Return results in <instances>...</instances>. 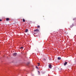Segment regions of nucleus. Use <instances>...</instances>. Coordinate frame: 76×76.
I'll list each match as a JSON object with an SVG mask.
<instances>
[{"label": "nucleus", "mask_w": 76, "mask_h": 76, "mask_svg": "<svg viewBox=\"0 0 76 76\" xmlns=\"http://www.w3.org/2000/svg\"><path fill=\"white\" fill-rule=\"evenodd\" d=\"M2 21V20L1 19L0 20V22H1Z\"/></svg>", "instance_id": "nucleus-13"}, {"label": "nucleus", "mask_w": 76, "mask_h": 76, "mask_svg": "<svg viewBox=\"0 0 76 76\" xmlns=\"http://www.w3.org/2000/svg\"><path fill=\"white\" fill-rule=\"evenodd\" d=\"M61 57H58V60H61Z\"/></svg>", "instance_id": "nucleus-6"}, {"label": "nucleus", "mask_w": 76, "mask_h": 76, "mask_svg": "<svg viewBox=\"0 0 76 76\" xmlns=\"http://www.w3.org/2000/svg\"><path fill=\"white\" fill-rule=\"evenodd\" d=\"M67 64V62H66L64 64V66H66V64Z\"/></svg>", "instance_id": "nucleus-4"}, {"label": "nucleus", "mask_w": 76, "mask_h": 76, "mask_svg": "<svg viewBox=\"0 0 76 76\" xmlns=\"http://www.w3.org/2000/svg\"><path fill=\"white\" fill-rule=\"evenodd\" d=\"M23 22H25V20L24 19H23Z\"/></svg>", "instance_id": "nucleus-8"}, {"label": "nucleus", "mask_w": 76, "mask_h": 76, "mask_svg": "<svg viewBox=\"0 0 76 76\" xmlns=\"http://www.w3.org/2000/svg\"><path fill=\"white\" fill-rule=\"evenodd\" d=\"M34 32H39V30L38 29H36L34 30Z\"/></svg>", "instance_id": "nucleus-1"}, {"label": "nucleus", "mask_w": 76, "mask_h": 76, "mask_svg": "<svg viewBox=\"0 0 76 76\" xmlns=\"http://www.w3.org/2000/svg\"><path fill=\"white\" fill-rule=\"evenodd\" d=\"M37 28H40V26H37Z\"/></svg>", "instance_id": "nucleus-10"}, {"label": "nucleus", "mask_w": 76, "mask_h": 76, "mask_svg": "<svg viewBox=\"0 0 76 76\" xmlns=\"http://www.w3.org/2000/svg\"><path fill=\"white\" fill-rule=\"evenodd\" d=\"M14 56H16L17 55V53H15L13 54Z\"/></svg>", "instance_id": "nucleus-3"}, {"label": "nucleus", "mask_w": 76, "mask_h": 76, "mask_svg": "<svg viewBox=\"0 0 76 76\" xmlns=\"http://www.w3.org/2000/svg\"><path fill=\"white\" fill-rule=\"evenodd\" d=\"M36 69H38V67H37V66H36Z\"/></svg>", "instance_id": "nucleus-12"}, {"label": "nucleus", "mask_w": 76, "mask_h": 76, "mask_svg": "<svg viewBox=\"0 0 76 76\" xmlns=\"http://www.w3.org/2000/svg\"><path fill=\"white\" fill-rule=\"evenodd\" d=\"M28 31V29H26L25 30V32H27Z\"/></svg>", "instance_id": "nucleus-5"}, {"label": "nucleus", "mask_w": 76, "mask_h": 76, "mask_svg": "<svg viewBox=\"0 0 76 76\" xmlns=\"http://www.w3.org/2000/svg\"><path fill=\"white\" fill-rule=\"evenodd\" d=\"M23 48V47H21L20 48V49H22Z\"/></svg>", "instance_id": "nucleus-11"}, {"label": "nucleus", "mask_w": 76, "mask_h": 76, "mask_svg": "<svg viewBox=\"0 0 76 76\" xmlns=\"http://www.w3.org/2000/svg\"><path fill=\"white\" fill-rule=\"evenodd\" d=\"M6 20L7 21H8V20H9V18H6Z\"/></svg>", "instance_id": "nucleus-7"}, {"label": "nucleus", "mask_w": 76, "mask_h": 76, "mask_svg": "<svg viewBox=\"0 0 76 76\" xmlns=\"http://www.w3.org/2000/svg\"><path fill=\"white\" fill-rule=\"evenodd\" d=\"M30 63H29V62L28 63V64H29Z\"/></svg>", "instance_id": "nucleus-15"}, {"label": "nucleus", "mask_w": 76, "mask_h": 76, "mask_svg": "<svg viewBox=\"0 0 76 76\" xmlns=\"http://www.w3.org/2000/svg\"><path fill=\"white\" fill-rule=\"evenodd\" d=\"M52 65L50 64H49V69H51Z\"/></svg>", "instance_id": "nucleus-2"}, {"label": "nucleus", "mask_w": 76, "mask_h": 76, "mask_svg": "<svg viewBox=\"0 0 76 76\" xmlns=\"http://www.w3.org/2000/svg\"><path fill=\"white\" fill-rule=\"evenodd\" d=\"M38 72L39 74V71H38Z\"/></svg>", "instance_id": "nucleus-16"}, {"label": "nucleus", "mask_w": 76, "mask_h": 76, "mask_svg": "<svg viewBox=\"0 0 76 76\" xmlns=\"http://www.w3.org/2000/svg\"><path fill=\"white\" fill-rule=\"evenodd\" d=\"M40 63H37V64H38V66H39V64H40Z\"/></svg>", "instance_id": "nucleus-9"}, {"label": "nucleus", "mask_w": 76, "mask_h": 76, "mask_svg": "<svg viewBox=\"0 0 76 76\" xmlns=\"http://www.w3.org/2000/svg\"><path fill=\"white\" fill-rule=\"evenodd\" d=\"M44 60H45V61L46 60V59H45V58H44Z\"/></svg>", "instance_id": "nucleus-14"}]
</instances>
